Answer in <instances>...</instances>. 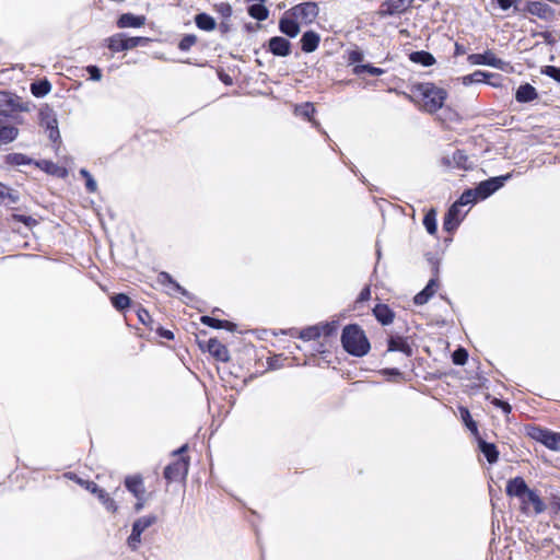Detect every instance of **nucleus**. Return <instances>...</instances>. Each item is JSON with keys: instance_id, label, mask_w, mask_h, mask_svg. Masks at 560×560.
Masks as SVG:
<instances>
[{"instance_id": "f257e3e1", "label": "nucleus", "mask_w": 560, "mask_h": 560, "mask_svg": "<svg viewBox=\"0 0 560 560\" xmlns=\"http://www.w3.org/2000/svg\"><path fill=\"white\" fill-rule=\"evenodd\" d=\"M505 493L510 498H517L521 503V511L524 514L530 513V508L535 515L541 514L547 510V504L540 498L537 490L532 489L522 476L510 478L505 486Z\"/></svg>"}, {"instance_id": "f03ea898", "label": "nucleus", "mask_w": 560, "mask_h": 560, "mask_svg": "<svg viewBox=\"0 0 560 560\" xmlns=\"http://www.w3.org/2000/svg\"><path fill=\"white\" fill-rule=\"evenodd\" d=\"M513 177V172L492 176L479 182L472 188H466L459 196V203L476 205L499 191Z\"/></svg>"}, {"instance_id": "7ed1b4c3", "label": "nucleus", "mask_w": 560, "mask_h": 560, "mask_svg": "<svg viewBox=\"0 0 560 560\" xmlns=\"http://www.w3.org/2000/svg\"><path fill=\"white\" fill-rule=\"evenodd\" d=\"M340 342L343 350L355 358H362L371 350L365 331L359 324H348L341 330Z\"/></svg>"}, {"instance_id": "20e7f679", "label": "nucleus", "mask_w": 560, "mask_h": 560, "mask_svg": "<svg viewBox=\"0 0 560 560\" xmlns=\"http://www.w3.org/2000/svg\"><path fill=\"white\" fill-rule=\"evenodd\" d=\"M411 92L418 93L423 100V110L435 114L444 107L448 93L445 89L436 86L433 82L416 83Z\"/></svg>"}, {"instance_id": "39448f33", "label": "nucleus", "mask_w": 560, "mask_h": 560, "mask_svg": "<svg viewBox=\"0 0 560 560\" xmlns=\"http://www.w3.org/2000/svg\"><path fill=\"white\" fill-rule=\"evenodd\" d=\"M527 436L542 444L550 451H560V432L552 431L536 424H528L525 428Z\"/></svg>"}, {"instance_id": "423d86ee", "label": "nucleus", "mask_w": 560, "mask_h": 560, "mask_svg": "<svg viewBox=\"0 0 560 560\" xmlns=\"http://www.w3.org/2000/svg\"><path fill=\"white\" fill-rule=\"evenodd\" d=\"M149 40V37L128 36L125 33H117L105 39V46L113 52H120L136 48L138 46H143Z\"/></svg>"}, {"instance_id": "0eeeda50", "label": "nucleus", "mask_w": 560, "mask_h": 560, "mask_svg": "<svg viewBox=\"0 0 560 560\" xmlns=\"http://www.w3.org/2000/svg\"><path fill=\"white\" fill-rule=\"evenodd\" d=\"M69 478L71 480H74L80 486L84 487L92 494H95L96 498L108 512L116 513L118 511V505L116 501L109 495V493L105 489L101 488L96 482L92 480H84L73 472L69 474Z\"/></svg>"}, {"instance_id": "6e6552de", "label": "nucleus", "mask_w": 560, "mask_h": 560, "mask_svg": "<svg viewBox=\"0 0 560 560\" xmlns=\"http://www.w3.org/2000/svg\"><path fill=\"white\" fill-rule=\"evenodd\" d=\"M30 103L9 90L0 91V116L11 117L13 113L30 112Z\"/></svg>"}, {"instance_id": "1a4fd4ad", "label": "nucleus", "mask_w": 560, "mask_h": 560, "mask_svg": "<svg viewBox=\"0 0 560 560\" xmlns=\"http://www.w3.org/2000/svg\"><path fill=\"white\" fill-rule=\"evenodd\" d=\"M188 469L189 458L182 456L165 466L163 477L168 483L184 480L188 474Z\"/></svg>"}, {"instance_id": "9d476101", "label": "nucleus", "mask_w": 560, "mask_h": 560, "mask_svg": "<svg viewBox=\"0 0 560 560\" xmlns=\"http://www.w3.org/2000/svg\"><path fill=\"white\" fill-rule=\"evenodd\" d=\"M197 343L203 352H209L217 361L229 362L231 359L226 346L214 337L209 338L208 340H202L197 336Z\"/></svg>"}, {"instance_id": "9b49d317", "label": "nucleus", "mask_w": 560, "mask_h": 560, "mask_svg": "<svg viewBox=\"0 0 560 560\" xmlns=\"http://www.w3.org/2000/svg\"><path fill=\"white\" fill-rule=\"evenodd\" d=\"M521 13L537 16L544 21H551L556 16V10L541 1L524 0Z\"/></svg>"}, {"instance_id": "f8f14e48", "label": "nucleus", "mask_w": 560, "mask_h": 560, "mask_svg": "<svg viewBox=\"0 0 560 560\" xmlns=\"http://www.w3.org/2000/svg\"><path fill=\"white\" fill-rule=\"evenodd\" d=\"M289 10L291 15L304 24L313 23L319 13L318 4L313 1L298 3Z\"/></svg>"}, {"instance_id": "ddd939ff", "label": "nucleus", "mask_w": 560, "mask_h": 560, "mask_svg": "<svg viewBox=\"0 0 560 560\" xmlns=\"http://www.w3.org/2000/svg\"><path fill=\"white\" fill-rule=\"evenodd\" d=\"M156 280L158 283L168 289L166 291L168 295L177 293L180 294L183 298L187 299L188 301H192L196 299L192 293H190L188 290L182 287L167 271L159 272Z\"/></svg>"}, {"instance_id": "4468645a", "label": "nucleus", "mask_w": 560, "mask_h": 560, "mask_svg": "<svg viewBox=\"0 0 560 560\" xmlns=\"http://www.w3.org/2000/svg\"><path fill=\"white\" fill-rule=\"evenodd\" d=\"M468 203H459V198L451 205L443 218V230L450 234H453L463 221L460 217V207L467 206Z\"/></svg>"}, {"instance_id": "2eb2a0df", "label": "nucleus", "mask_w": 560, "mask_h": 560, "mask_svg": "<svg viewBox=\"0 0 560 560\" xmlns=\"http://www.w3.org/2000/svg\"><path fill=\"white\" fill-rule=\"evenodd\" d=\"M264 48L275 57H288L292 52L291 42L283 36H272L265 44Z\"/></svg>"}, {"instance_id": "dca6fc26", "label": "nucleus", "mask_w": 560, "mask_h": 560, "mask_svg": "<svg viewBox=\"0 0 560 560\" xmlns=\"http://www.w3.org/2000/svg\"><path fill=\"white\" fill-rule=\"evenodd\" d=\"M279 31L289 38H295L301 32L299 21L294 15L290 14V10L285 11L279 20Z\"/></svg>"}, {"instance_id": "f3484780", "label": "nucleus", "mask_w": 560, "mask_h": 560, "mask_svg": "<svg viewBox=\"0 0 560 560\" xmlns=\"http://www.w3.org/2000/svg\"><path fill=\"white\" fill-rule=\"evenodd\" d=\"M387 351L401 352L406 357H411L413 354V349L408 341V337L399 335H390L387 338Z\"/></svg>"}, {"instance_id": "a211bd4d", "label": "nucleus", "mask_w": 560, "mask_h": 560, "mask_svg": "<svg viewBox=\"0 0 560 560\" xmlns=\"http://www.w3.org/2000/svg\"><path fill=\"white\" fill-rule=\"evenodd\" d=\"M514 97L517 103L527 104L538 100L539 93L530 83L523 82L515 90Z\"/></svg>"}, {"instance_id": "6ab92c4d", "label": "nucleus", "mask_w": 560, "mask_h": 560, "mask_svg": "<svg viewBox=\"0 0 560 560\" xmlns=\"http://www.w3.org/2000/svg\"><path fill=\"white\" fill-rule=\"evenodd\" d=\"M478 444L479 452L485 456L490 465L497 464L499 460L500 452L498 446L492 442H487L481 435L475 439Z\"/></svg>"}, {"instance_id": "aec40b11", "label": "nucleus", "mask_w": 560, "mask_h": 560, "mask_svg": "<svg viewBox=\"0 0 560 560\" xmlns=\"http://www.w3.org/2000/svg\"><path fill=\"white\" fill-rule=\"evenodd\" d=\"M440 285V279L430 278L425 287L419 291L412 299L415 305H424L434 296Z\"/></svg>"}, {"instance_id": "412c9836", "label": "nucleus", "mask_w": 560, "mask_h": 560, "mask_svg": "<svg viewBox=\"0 0 560 560\" xmlns=\"http://www.w3.org/2000/svg\"><path fill=\"white\" fill-rule=\"evenodd\" d=\"M145 20L144 15L126 12L118 16L116 25L119 28H139L145 24Z\"/></svg>"}, {"instance_id": "4be33fe9", "label": "nucleus", "mask_w": 560, "mask_h": 560, "mask_svg": "<svg viewBox=\"0 0 560 560\" xmlns=\"http://www.w3.org/2000/svg\"><path fill=\"white\" fill-rule=\"evenodd\" d=\"M36 167H38L39 170H42L43 172H45L46 174L48 175H51V176H56L58 178H66L68 176V170L63 166H59L58 164H56L55 162H52L51 160H35V164H34Z\"/></svg>"}, {"instance_id": "5701e85b", "label": "nucleus", "mask_w": 560, "mask_h": 560, "mask_svg": "<svg viewBox=\"0 0 560 560\" xmlns=\"http://www.w3.org/2000/svg\"><path fill=\"white\" fill-rule=\"evenodd\" d=\"M319 43L320 35L313 30L305 31L300 38L301 50L305 54L314 52Z\"/></svg>"}, {"instance_id": "b1692460", "label": "nucleus", "mask_w": 560, "mask_h": 560, "mask_svg": "<svg viewBox=\"0 0 560 560\" xmlns=\"http://www.w3.org/2000/svg\"><path fill=\"white\" fill-rule=\"evenodd\" d=\"M373 316L382 326H388L394 322L395 312L388 304L377 303L372 310Z\"/></svg>"}, {"instance_id": "393cba45", "label": "nucleus", "mask_w": 560, "mask_h": 560, "mask_svg": "<svg viewBox=\"0 0 560 560\" xmlns=\"http://www.w3.org/2000/svg\"><path fill=\"white\" fill-rule=\"evenodd\" d=\"M52 89L51 82L46 78L34 80L30 84V91L36 98H43L50 93Z\"/></svg>"}, {"instance_id": "a878e982", "label": "nucleus", "mask_w": 560, "mask_h": 560, "mask_svg": "<svg viewBox=\"0 0 560 560\" xmlns=\"http://www.w3.org/2000/svg\"><path fill=\"white\" fill-rule=\"evenodd\" d=\"M38 124L40 127L47 129L50 126L58 124L57 115L51 106L44 104L38 112Z\"/></svg>"}, {"instance_id": "bb28decb", "label": "nucleus", "mask_w": 560, "mask_h": 560, "mask_svg": "<svg viewBox=\"0 0 560 560\" xmlns=\"http://www.w3.org/2000/svg\"><path fill=\"white\" fill-rule=\"evenodd\" d=\"M19 128L4 122L3 117L0 116V145L13 142L19 136Z\"/></svg>"}, {"instance_id": "cd10ccee", "label": "nucleus", "mask_w": 560, "mask_h": 560, "mask_svg": "<svg viewBox=\"0 0 560 560\" xmlns=\"http://www.w3.org/2000/svg\"><path fill=\"white\" fill-rule=\"evenodd\" d=\"M125 488L133 495L145 493L143 478L141 475H130L124 480Z\"/></svg>"}, {"instance_id": "c85d7f7f", "label": "nucleus", "mask_w": 560, "mask_h": 560, "mask_svg": "<svg viewBox=\"0 0 560 560\" xmlns=\"http://www.w3.org/2000/svg\"><path fill=\"white\" fill-rule=\"evenodd\" d=\"M20 201L19 191L0 182V206L11 207Z\"/></svg>"}, {"instance_id": "c756f323", "label": "nucleus", "mask_w": 560, "mask_h": 560, "mask_svg": "<svg viewBox=\"0 0 560 560\" xmlns=\"http://www.w3.org/2000/svg\"><path fill=\"white\" fill-rule=\"evenodd\" d=\"M194 22L200 31L212 32L218 24L215 19L207 12H199L194 16Z\"/></svg>"}, {"instance_id": "7c9ffc66", "label": "nucleus", "mask_w": 560, "mask_h": 560, "mask_svg": "<svg viewBox=\"0 0 560 560\" xmlns=\"http://www.w3.org/2000/svg\"><path fill=\"white\" fill-rule=\"evenodd\" d=\"M408 57L411 62L425 68L431 67L436 62L435 57L428 50H415L411 51Z\"/></svg>"}, {"instance_id": "2f4dec72", "label": "nucleus", "mask_w": 560, "mask_h": 560, "mask_svg": "<svg viewBox=\"0 0 560 560\" xmlns=\"http://www.w3.org/2000/svg\"><path fill=\"white\" fill-rule=\"evenodd\" d=\"M407 5L404 0H385L380 9L381 16H393L402 12Z\"/></svg>"}, {"instance_id": "473e14b6", "label": "nucleus", "mask_w": 560, "mask_h": 560, "mask_svg": "<svg viewBox=\"0 0 560 560\" xmlns=\"http://www.w3.org/2000/svg\"><path fill=\"white\" fill-rule=\"evenodd\" d=\"M458 411L464 427L472 434L475 439L478 438L480 435L478 423L474 420L469 409L465 406H459Z\"/></svg>"}, {"instance_id": "72a5a7b5", "label": "nucleus", "mask_w": 560, "mask_h": 560, "mask_svg": "<svg viewBox=\"0 0 560 560\" xmlns=\"http://www.w3.org/2000/svg\"><path fill=\"white\" fill-rule=\"evenodd\" d=\"M294 113H295V115L301 116V117L305 118L306 120L311 121L315 128L319 129V127H320L319 122L317 120H315V118H314L315 113H316V108H315L314 104L306 102V103L296 105Z\"/></svg>"}, {"instance_id": "f704fd0d", "label": "nucleus", "mask_w": 560, "mask_h": 560, "mask_svg": "<svg viewBox=\"0 0 560 560\" xmlns=\"http://www.w3.org/2000/svg\"><path fill=\"white\" fill-rule=\"evenodd\" d=\"M248 15L257 22H262L269 16V9L265 5V2H252L247 7Z\"/></svg>"}, {"instance_id": "c9c22d12", "label": "nucleus", "mask_w": 560, "mask_h": 560, "mask_svg": "<svg viewBox=\"0 0 560 560\" xmlns=\"http://www.w3.org/2000/svg\"><path fill=\"white\" fill-rule=\"evenodd\" d=\"M110 303L113 307L120 313H126L128 310L132 307L133 304L130 296L122 292L114 293L110 296Z\"/></svg>"}, {"instance_id": "e433bc0d", "label": "nucleus", "mask_w": 560, "mask_h": 560, "mask_svg": "<svg viewBox=\"0 0 560 560\" xmlns=\"http://www.w3.org/2000/svg\"><path fill=\"white\" fill-rule=\"evenodd\" d=\"M4 163L10 166L34 165L35 160L24 153L12 152L4 155Z\"/></svg>"}, {"instance_id": "4c0bfd02", "label": "nucleus", "mask_w": 560, "mask_h": 560, "mask_svg": "<svg viewBox=\"0 0 560 560\" xmlns=\"http://www.w3.org/2000/svg\"><path fill=\"white\" fill-rule=\"evenodd\" d=\"M422 224L430 235H435L438 233L436 210L434 208L429 209L424 213Z\"/></svg>"}, {"instance_id": "58836bf2", "label": "nucleus", "mask_w": 560, "mask_h": 560, "mask_svg": "<svg viewBox=\"0 0 560 560\" xmlns=\"http://www.w3.org/2000/svg\"><path fill=\"white\" fill-rule=\"evenodd\" d=\"M493 55H494V52L492 50L487 49L480 54L468 55L467 60L470 65L488 66L489 67Z\"/></svg>"}, {"instance_id": "ea45409f", "label": "nucleus", "mask_w": 560, "mask_h": 560, "mask_svg": "<svg viewBox=\"0 0 560 560\" xmlns=\"http://www.w3.org/2000/svg\"><path fill=\"white\" fill-rule=\"evenodd\" d=\"M352 72L355 75H361V74L368 73L372 77H380L385 73V70L382 68L375 67L370 62H366L364 65H355V67L352 68Z\"/></svg>"}, {"instance_id": "a19ab883", "label": "nucleus", "mask_w": 560, "mask_h": 560, "mask_svg": "<svg viewBox=\"0 0 560 560\" xmlns=\"http://www.w3.org/2000/svg\"><path fill=\"white\" fill-rule=\"evenodd\" d=\"M158 521V517L156 515L154 514H149V515H144V516H141L139 518H137L133 523H132V527L136 528L137 530H139V533L143 534V532L145 529H148L149 527H151L153 524H155Z\"/></svg>"}, {"instance_id": "79ce46f5", "label": "nucleus", "mask_w": 560, "mask_h": 560, "mask_svg": "<svg viewBox=\"0 0 560 560\" xmlns=\"http://www.w3.org/2000/svg\"><path fill=\"white\" fill-rule=\"evenodd\" d=\"M522 2H524V0H492V3H495L502 11L513 9L514 13H521L523 7L521 5Z\"/></svg>"}, {"instance_id": "37998d69", "label": "nucleus", "mask_w": 560, "mask_h": 560, "mask_svg": "<svg viewBox=\"0 0 560 560\" xmlns=\"http://www.w3.org/2000/svg\"><path fill=\"white\" fill-rule=\"evenodd\" d=\"M320 330L316 325L304 327L299 332V338L304 341L316 340L320 337Z\"/></svg>"}, {"instance_id": "c03bdc74", "label": "nucleus", "mask_w": 560, "mask_h": 560, "mask_svg": "<svg viewBox=\"0 0 560 560\" xmlns=\"http://www.w3.org/2000/svg\"><path fill=\"white\" fill-rule=\"evenodd\" d=\"M504 78L500 73L482 70V83L493 88H501Z\"/></svg>"}, {"instance_id": "a18cd8bd", "label": "nucleus", "mask_w": 560, "mask_h": 560, "mask_svg": "<svg viewBox=\"0 0 560 560\" xmlns=\"http://www.w3.org/2000/svg\"><path fill=\"white\" fill-rule=\"evenodd\" d=\"M320 335L324 337H331L336 335L338 327H339V320H330V322H322L317 324Z\"/></svg>"}, {"instance_id": "49530a36", "label": "nucleus", "mask_w": 560, "mask_h": 560, "mask_svg": "<svg viewBox=\"0 0 560 560\" xmlns=\"http://www.w3.org/2000/svg\"><path fill=\"white\" fill-rule=\"evenodd\" d=\"M452 362L455 365L463 366L467 363L469 353L466 348L458 346L451 355Z\"/></svg>"}, {"instance_id": "de8ad7c7", "label": "nucleus", "mask_w": 560, "mask_h": 560, "mask_svg": "<svg viewBox=\"0 0 560 560\" xmlns=\"http://www.w3.org/2000/svg\"><path fill=\"white\" fill-rule=\"evenodd\" d=\"M453 162L457 168L468 171L471 165H467L468 156L464 150L457 149L453 152Z\"/></svg>"}, {"instance_id": "09e8293b", "label": "nucleus", "mask_w": 560, "mask_h": 560, "mask_svg": "<svg viewBox=\"0 0 560 560\" xmlns=\"http://www.w3.org/2000/svg\"><path fill=\"white\" fill-rule=\"evenodd\" d=\"M424 257L429 265L431 266L432 277L440 279V266H441V259L432 252H427L424 254Z\"/></svg>"}, {"instance_id": "8fccbe9b", "label": "nucleus", "mask_w": 560, "mask_h": 560, "mask_svg": "<svg viewBox=\"0 0 560 560\" xmlns=\"http://www.w3.org/2000/svg\"><path fill=\"white\" fill-rule=\"evenodd\" d=\"M79 174L85 180L86 191L91 192V194L96 192L97 191V183H96L95 178L92 176V174L90 173V171H88L86 168H81L79 171Z\"/></svg>"}, {"instance_id": "3c124183", "label": "nucleus", "mask_w": 560, "mask_h": 560, "mask_svg": "<svg viewBox=\"0 0 560 560\" xmlns=\"http://www.w3.org/2000/svg\"><path fill=\"white\" fill-rule=\"evenodd\" d=\"M491 405H493L495 408H499L502 410V412L504 415H510L512 412V406L510 405L509 401L506 400H503L501 398H498V397H494V396H491V395H487L486 397Z\"/></svg>"}, {"instance_id": "603ef678", "label": "nucleus", "mask_w": 560, "mask_h": 560, "mask_svg": "<svg viewBox=\"0 0 560 560\" xmlns=\"http://www.w3.org/2000/svg\"><path fill=\"white\" fill-rule=\"evenodd\" d=\"M197 43V36L195 34H184L177 44V48L180 51H188Z\"/></svg>"}, {"instance_id": "864d4df0", "label": "nucleus", "mask_w": 560, "mask_h": 560, "mask_svg": "<svg viewBox=\"0 0 560 560\" xmlns=\"http://www.w3.org/2000/svg\"><path fill=\"white\" fill-rule=\"evenodd\" d=\"M540 73L560 83V67L552 65L542 66Z\"/></svg>"}, {"instance_id": "5fc2aeb1", "label": "nucleus", "mask_w": 560, "mask_h": 560, "mask_svg": "<svg viewBox=\"0 0 560 560\" xmlns=\"http://www.w3.org/2000/svg\"><path fill=\"white\" fill-rule=\"evenodd\" d=\"M364 59V52L360 48H354L348 51V63L350 66L355 67V65H364L362 61Z\"/></svg>"}, {"instance_id": "6e6d98bb", "label": "nucleus", "mask_w": 560, "mask_h": 560, "mask_svg": "<svg viewBox=\"0 0 560 560\" xmlns=\"http://www.w3.org/2000/svg\"><path fill=\"white\" fill-rule=\"evenodd\" d=\"M224 320L225 319H220V318H217V317H213L210 315H202L200 317L201 324H203L210 328H213V329H222V326L225 325Z\"/></svg>"}, {"instance_id": "4d7b16f0", "label": "nucleus", "mask_w": 560, "mask_h": 560, "mask_svg": "<svg viewBox=\"0 0 560 560\" xmlns=\"http://www.w3.org/2000/svg\"><path fill=\"white\" fill-rule=\"evenodd\" d=\"M462 83L465 86L482 83V70H475L472 73L462 77Z\"/></svg>"}, {"instance_id": "13d9d810", "label": "nucleus", "mask_w": 560, "mask_h": 560, "mask_svg": "<svg viewBox=\"0 0 560 560\" xmlns=\"http://www.w3.org/2000/svg\"><path fill=\"white\" fill-rule=\"evenodd\" d=\"M12 220L14 222L23 223L26 228L33 229L38 224V221L31 215L12 213Z\"/></svg>"}, {"instance_id": "bf43d9fd", "label": "nucleus", "mask_w": 560, "mask_h": 560, "mask_svg": "<svg viewBox=\"0 0 560 560\" xmlns=\"http://www.w3.org/2000/svg\"><path fill=\"white\" fill-rule=\"evenodd\" d=\"M85 71L89 74V79L98 82L103 78L102 69L96 65H89L85 67Z\"/></svg>"}, {"instance_id": "052dcab7", "label": "nucleus", "mask_w": 560, "mask_h": 560, "mask_svg": "<svg viewBox=\"0 0 560 560\" xmlns=\"http://www.w3.org/2000/svg\"><path fill=\"white\" fill-rule=\"evenodd\" d=\"M215 11L224 19L228 20L233 13L232 5L229 2H220L214 5Z\"/></svg>"}, {"instance_id": "680f3d73", "label": "nucleus", "mask_w": 560, "mask_h": 560, "mask_svg": "<svg viewBox=\"0 0 560 560\" xmlns=\"http://www.w3.org/2000/svg\"><path fill=\"white\" fill-rule=\"evenodd\" d=\"M136 313L138 316V319L145 326H149L151 323H153V319L150 315V313L143 308L140 304L137 305Z\"/></svg>"}, {"instance_id": "e2e57ef3", "label": "nucleus", "mask_w": 560, "mask_h": 560, "mask_svg": "<svg viewBox=\"0 0 560 560\" xmlns=\"http://www.w3.org/2000/svg\"><path fill=\"white\" fill-rule=\"evenodd\" d=\"M380 373L389 381L397 380L402 376V372L398 368H385L382 369Z\"/></svg>"}, {"instance_id": "0e129e2a", "label": "nucleus", "mask_w": 560, "mask_h": 560, "mask_svg": "<svg viewBox=\"0 0 560 560\" xmlns=\"http://www.w3.org/2000/svg\"><path fill=\"white\" fill-rule=\"evenodd\" d=\"M45 130L47 132L48 139L52 143H58V144L61 143V136H60L58 124L55 126H50L49 128H47Z\"/></svg>"}, {"instance_id": "69168bd1", "label": "nucleus", "mask_w": 560, "mask_h": 560, "mask_svg": "<svg viewBox=\"0 0 560 560\" xmlns=\"http://www.w3.org/2000/svg\"><path fill=\"white\" fill-rule=\"evenodd\" d=\"M141 533H139V530H137L136 528H133L131 526V533L128 537V545L129 547H131L132 549H135L137 547V545L141 541Z\"/></svg>"}, {"instance_id": "338daca9", "label": "nucleus", "mask_w": 560, "mask_h": 560, "mask_svg": "<svg viewBox=\"0 0 560 560\" xmlns=\"http://www.w3.org/2000/svg\"><path fill=\"white\" fill-rule=\"evenodd\" d=\"M533 37L539 36L544 39V42L547 45L553 46L556 44V39L553 38L552 34L549 31H542V32H533Z\"/></svg>"}, {"instance_id": "774afa93", "label": "nucleus", "mask_w": 560, "mask_h": 560, "mask_svg": "<svg viewBox=\"0 0 560 560\" xmlns=\"http://www.w3.org/2000/svg\"><path fill=\"white\" fill-rule=\"evenodd\" d=\"M549 509L552 514H558L560 512V497L552 495L549 501Z\"/></svg>"}]
</instances>
